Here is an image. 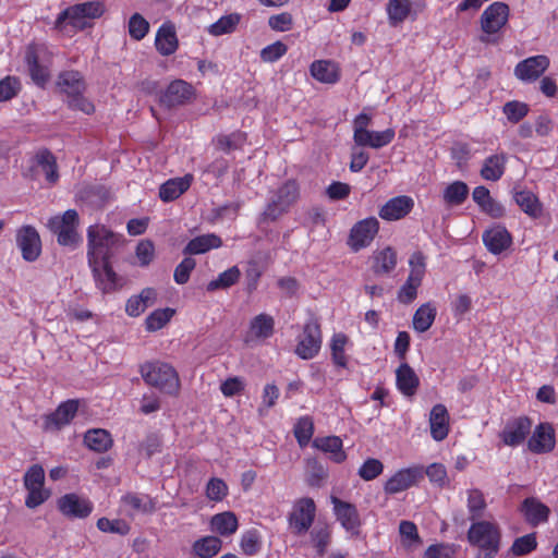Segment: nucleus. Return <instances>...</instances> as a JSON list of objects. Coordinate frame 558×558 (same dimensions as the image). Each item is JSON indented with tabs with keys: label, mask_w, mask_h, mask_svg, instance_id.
I'll return each mask as SVG.
<instances>
[{
	"label": "nucleus",
	"mask_w": 558,
	"mask_h": 558,
	"mask_svg": "<svg viewBox=\"0 0 558 558\" xmlns=\"http://www.w3.org/2000/svg\"><path fill=\"white\" fill-rule=\"evenodd\" d=\"M106 11L101 1H86L70 5L64 9L54 22V27L60 32H80L93 26V21L104 15Z\"/></svg>",
	"instance_id": "1"
},
{
	"label": "nucleus",
	"mask_w": 558,
	"mask_h": 558,
	"mask_svg": "<svg viewBox=\"0 0 558 558\" xmlns=\"http://www.w3.org/2000/svg\"><path fill=\"white\" fill-rule=\"evenodd\" d=\"M468 541L478 548L475 558H495L500 549V527L490 521L473 522L468 531Z\"/></svg>",
	"instance_id": "2"
},
{
	"label": "nucleus",
	"mask_w": 558,
	"mask_h": 558,
	"mask_svg": "<svg viewBox=\"0 0 558 558\" xmlns=\"http://www.w3.org/2000/svg\"><path fill=\"white\" fill-rule=\"evenodd\" d=\"M144 381L163 393L177 395L180 389V378L177 371L168 363L146 362L140 368Z\"/></svg>",
	"instance_id": "3"
},
{
	"label": "nucleus",
	"mask_w": 558,
	"mask_h": 558,
	"mask_svg": "<svg viewBox=\"0 0 558 558\" xmlns=\"http://www.w3.org/2000/svg\"><path fill=\"white\" fill-rule=\"evenodd\" d=\"M87 239L89 265L108 262L113 248L121 242L118 234L99 225L88 228Z\"/></svg>",
	"instance_id": "4"
},
{
	"label": "nucleus",
	"mask_w": 558,
	"mask_h": 558,
	"mask_svg": "<svg viewBox=\"0 0 558 558\" xmlns=\"http://www.w3.org/2000/svg\"><path fill=\"white\" fill-rule=\"evenodd\" d=\"M58 86L68 96V104L86 114L94 112V105L83 96L85 83L76 71H65L59 75Z\"/></svg>",
	"instance_id": "5"
},
{
	"label": "nucleus",
	"mask_w": 558,
	"mask_h": 558,
	"mask_svg": "<svg viewBox=\"0 0 558 558\" xmlns=\"http://www.w3.org/2000/svg\"><path fill=\"white\" fill-rule=\"evenodd\" d=\"M78 215L74 209H68L63 215L51 217L48 229L57 235L58 243L63 246H76L81 236L77 232Z\"/></svg>",
	"instance_id": "6"
},
{
	"label": "nucleus",
	"mask_w": 558,
	"mask_h": 558,
	"mask_svg": "<svg viewBox=\"0 0 558 558\" xmlns=\"http://www.w3.org/2000/svg\"><path fill=\"white\" fill-rule=\"evenodd\" d=\"M299 197V186L295 181H288L277 191L276 196L272 201L267 205L263 213L264 219L267 220H276L283 213H286L289 207L298 199Z\"/></svg>",
	"instance_id": "7"
},
{
	"label": "nucleus",
	"mask_w": 558,
	"mask_h": 558,
	"mask_svg": "<svg viewBox=\"0 0 558 558\" xmlns=\"http://www.w3.org/2000/svg\"><path fill=\"white\" fill-rule=\"evenodd\" d=\"M509 19V7L504 3L496 1L489 4L481 16V27L486 36H482L483 43H488V35L496 34L499 32L508 22Z\"/></svg>",
	"instance_id": "8"
},
{
	"label": "nucleus",
	"mask_w": 558,
	"mask_h": 558,
	"mask_svg": "<svg viewBox=\"0 0 558 558\" xmlns=\"http://www.w3.org/2000/svg\"><path fill=\"white\" fill-rule=\"evenodd\" d=\"M322 347V332L319 325L310 320L304 325L303 332L299 336L295 354L303 360L316 356Z\"/></svg>",
	"instance_id": "9"
},
{
	"label": "nucleus",
	"mask_w": 558,
	"mask_h": 558,
	"mask_svg": "<svg viewBox=\"0 0 558 558\" xmlns=\"http://www.w3.org/2000/svg\"><path fill=\"white\" fill-rule=\"evenodd\" d=\"M379 230V222L375 217L357 221L350 230L348 245L353 252H359L371 245Z\"/></svg>",
	"instance_id": "10"
},
{
	"label": "nucleus",
	"mask_w": 558,
	"mask_h": 558,
	"mask_svg": "<svg viewBox=\"0 0 558 558\" xmlns=\"http://www.w3.org/2000/svg\"><path fill=\"white\" fill-rule=\"evenodd\" d=\"M316 512V506L311 498L296 500L289 514V524L295 534H304L311 527Z\"/></svg>",
	"instance_id": "11"
},
{
	"label": "nucleus",
	"mask_w": 558,
	"mask_h": 558,
	"mask_svg": "<svg viewBox=\"0 0 558 558\" xmlns=\"http://www.w3.org/2000/svg\"><path fill=\"white\" fill-rule=\"evenodd\" d=\"M424 478V468L412 465L397 471L385 483L384 490L395 495L417 485Z\"/></svg>",
	"instance_id": "12"
},
{
	"label": "nucleus",
	"mask_w": 558,
	"mask_h": 558,
	"mask_svg": "<svg viewBox=\"0 0 558 558\" xmlns=\"http://www.w3.org/2000/svg\"><path fill=\"white\" fill-rule=\"evenodd\" d=\"M275 331V320L268 314H258L253 317L248 324V328L244 335V342L254 347L265 342Z\"/></svg>",
	"instance_id": "13"
},
{
	"label": "nucleus",
	"mask_w": 558,
	"mask_h": 558,
	"mask_svg": "<svg viewBox=\"0 0 558 558\" xmlns=\"http://www.w3.org/2000/svg\"><path fill=\"white\" fill-rule=\"evenodd\" d=\"M16 245L26 262H35L41 253V240L37 230L32 226H23L16 231Z\"/></svg>",
	"instance_id": "14"
},
{
	"label": "nucleus",
	"mask_w": 558,
	"mask_h": 558,
	"mask_svg": "<svg viewBox=\"0 0 558 558\" xmlns=\"http://www.w3.org/2000/svg\"><path fill=\"white\" fill-rule=\"evenodd\" d=\"M44 54V48L36 45H29L25 52L29 75L38 86H44L50 77L49 65L43 59Z\"/></svg>",
	"instance_id": "15"
},
{
	"label": "nucleus",
	"mask_w": 558,
	"mask_h": 558,
	"mask_svg": "<svg viewBox=\"0 0 558 558\" xmlns=\"http://www.w3.org/2000/svg\"><path fill=\"white\" fill-rule=\"evenodd\" d=\"M330 501L333 506V513L341 526L351 535H357L361 527V519L356 507L336 496H331Z\"/></svg>",
	"instance_id": "16"
},
{
	"label": "nucleus",
	"mask_w": 558,
	"mask_h": 558,
	"mask_svg": "<svg viewBox=\"0 0 558 558\" xmlns=\"http://www.w3.org/2000/svg\"><path fill=\"white\" fill-rule=\"evenodd\" d=\"M483 243L487 251L494 255H500L513 244L511 233L502 225L496 223L486 229L482 235Z\"/></svg>",
	"instance_id": "17"
},
{
	"label": "nucleus",
	"mask_w": 558,
	"mask_h": 558,
	"mask_svg": "<svg viewBox=\"0 0 558 558\" xmlns=\"http://www.w3.org/2000/svg\"><path fill=\"white\" fill-rule=\"evenodd\" d=\"M57 506L63 515L77 519L87 518L94 508L89 499L74 493L60 497Z\"/></svg>",
	"instance_id": "18"
},
{
	"label": "nucleus",
	"mask_w": 558,
	"mask_h": 558,
	"mask_svg": "<svg viewBox=\"0 0 558 558\" xmlns=\"http://www.w3.org/2000/svg\"><path fill=\"white\" fill-rule=\"evenodd\" d=\"M532 422L526 416H519L507 422L500 433V438L506 446L518 447L531 433Z\"/></svg>",
	"instance_id": "19"
},
{
	"label": "nucleus",
	"mask_w": 558,
	"mask_h": 558,
	"mask_svg": "<svg viewBox=\"0 0 558 558\" xmlns=\"http://www.w3.org/2000/svg\"><path fill=\"white\" fill-rule=\"evenodd\" d=\"M547 56L538 54L520 61L514 68V75L522 82L536 81L549 66Z\"/></svg>",
	"instance_id": "20"
},
{
	"label": "nucleus",
	"mask_w": 558,
	"mask_h": 558,
	"mask_svg": "<svg viewBox=\"0 0 558 558\" xmlns=\"http://www.w3.org/2000/svg\"><path fill=\"white\" fill-rule=\"evenodd\" d=\"M414 208V199L408 195H399L388 199L379 209L378 215L386 221H397L408 216Z\"/></svg>",
	"instance_id": "21"
},
{
	"label": "nucleus",
	"mask_w": 558,
	"mask_h": 558,
	"mask_svg": "<svg viewBox=\"0 0 558 558\" xmlns=\"http://www.w3.org/2000/svg\"><path fill=\"white\" fill-rule=\"evenodd\" d=\"M556 436L551 424L539 423L533 430L527 448L534 453H547L555 448Z\"/></svg>",
	"instance_id": "22"
},
{
	"label": "nucleus",
	"mask_w": 558,
	"mask_h": 558,
	"mask_svg": "<svg viewBox=\"0 0 558 558\" xmlns=\"http://www.w3.org/2000/svg\"><path fill=\"white\" fill-rule=\"evenodd\" d=\"M77 410L78 402L76 400L62 402L52 414L46 417L45 429L56 430L68 425L75 416Z\"/></svg>",
	"instance_id": "23"
},
{
	"label": "nucleus",
	"mask_w": 558,
	"mask_h": 558,
	"mask_svg": "<svg viewBox=\"0 0 558 558\" xmlns=\"http://www.w3.org/2000/svg\"><path fill=\"white\" fill-rule=\"evenodd\" d=\"M89 267L92 268L96 286L104 293L112 292L120 287V280L109 265V262L89 265Z\"/></svg>",
	"instance_id": "24"
},
{
	"label": "nucleus",
	"mask_w": 558,
	"mask_h": 558,
	"mask_svg": "<svg viewBox=\"0 0 558 558\" xmlns=\"http://www.w3.org/2000/svg\"><path fill=\"white\" fill-rule=\"evenodd\" d=\"M430 435L436 441L444 440L449 433V414L444 404L433 407L429 414Z\"/></svg>",
	"instance_id": "25"
},
{
	"label": "nucleus",
	"mask_w": 558,
	"mask_h": 558,
	"mask_svg": "<svg viewBox=\"0 0 558 558\" xmlns=\"http://www.w3.org/2000/svg\"><path fill=\"white\" fill-rule=\"evenodd\" d=\"M473 201L477 204L480 209L493 218H500L505 214L504 206L490 196L487 187L480 185L473 190Z\"/></svg>",
	"instance_id": "26"
},
{
	"label": "nucleus",
	"mask_w": 558,
	"mask_h": 558,
	"mask_svg": "<svg viewBox=\"0 0 558 558\" xmlns=\"http://www.w3.org/2000/svg\"><path fill=\"white\" fill-rule=\"evenodd\" d=\"M396 384L403 396L412 397L418 388L420 379L408 363H402L396 371Z\"/></svg>",
	"instance_id": "27"
},
{
	"label": "nucleus",
	"mask_w": 558,
	"mask_h": 558,
	"mask_svg": "<svg viewBox=\"0 0 558 558\" xmlns=\"http://www.w3.org/2000/svg\"><path fill=\"white\" fill-rule=\"evenodd\" d=\"M193 175L187 173L181 178L169 179L159 189V197L163 202H171L180 197L189 190L193 182Z\"/></svg>",
	"instance_id": "28"
},
{
	"label": "nucleus",
	"mask_w": 558,
	"mask_h": 558,
	"mask_svg": "<svg viewBox=\"0 0 558 558\" xmlns=\"http://www.w3.org/2000/svg\"><path fill=\"white\" fill-rule=\"evenodd\" d=\"M155 46L161 56H170L178 49L175 28L170 23L162 24L157 31Z\"/></svg>",
	"instance_id": "29"
},
{
	"label": "nucleus",
	"mask_w": 558,
	"mask_h": 558,
	"mask_svg": "<svg viewBox=\"0 0 558 558\" xmlns=\"http://www.w3.org/2000/svg\"><path fill=\"white\" fill-rule=\"evenodd\" d=\"M313 447L329 453L330 460L336 463H341L347 459V454L342 449V440L338 436L317 437L313 441Z\"/></svg>",
	"instance_id": "30"
},
{
	"label": "nucleus",
	"mask_w": 558,
	"mask_h": 558,
	"mask_svg": "<svg viewBox=\"0 0 558 558\" xmlns=\"http://www.w3.org/2000/svg\"><path fill=\"white\" fill-rule=\"evenodd\" d=\"M157 292L153 288H145L138 295L131 296L125 305V312L131 317H137L156 302Z\"/></svg>",
	"instance_id": "31"
},
{
	"label": "nucleus",
	"mask_w": 558,
	"mask_h": 558,
	"mask_svg": "<svg viewBox=\"0 0 558 558\" xmlns=\"http://www.w3.org/2000/svg\"><path fill=\"white\" fill-rule=\"evenodd\" d=\"M193 87L182 80L172 82L162 96V102L168 106L181 105L191 99Z\"/></svg>",
	"instance_id": "32"
},
{
	"label": "nucleus",
	"mask_w": 558,
	"mask_h": 558,
	"mask_svg": "<svg viewBox=\"0 0 558 558\" xmlns=\"http://www.w3.org/2000/svg\"><path fill=\"white\" fill-rule=\"evenodd\" d=\"M397 266V252L391 246L376 250L373 253L372 269L376 275H388Z\"/></svg>",
	"instance_id": "33"
},
{
	"label": "nucleus",
	"mask_w": 558,
	"mask_h": 558,
	"mask_svg": "<svg viewBox=\"0 0 558 558\" xmlns=\"http://www.w3.org/2000/svg\"><path fill=\"white\" fill-rule=\"evenodd\" d=\"M239 527V521L236 515L231 511H225L217 513L210 519L211 532L220 536H231Z\"/></svg>",
	"instance_id": "34"
},
{
	"label": "nucleus",
	"mask_w": 558,
	"mask_h": 558,
	"mask_svg": "<svg viewBox=\"0 0 558 558\" xmlns=\"http://www.w3.org/2000/svg\"><path fill=\"white\" fill-rule=\"evenodd\" d=\"M526 521L532 525L544 523L548 520L549 508L536 498H526L521 508Z\"/></svg>",
	"instance_id": "35"
},
{
	"label": "nucleus",
	"mask_w": 558,
	"mask_h": 558,
	"mask_svg": "<svg viewBox=\"0 0 558 558\" xmlns=\"http://www.w3.org/2000/svg\"><path fill=\"white\" fill-rule=\"evenodd\" d=\"M312 76L325 84H335L339 80V70L336 63L329 60H317L310 68Z\"/></svg>",
	"instance_id": "36"
},
{
	"label": "nucleus",
	"mask_w": 558,
	"mask_h": 558,
	"mask_svg": "<svg viewBox=\"0 0 558 558\" xmlns=\"http://www.w3.org/2000/svg\"><path fill=\"white\" fill-rule=\"evenodd\" d=\"M396 132L389 128L384 131H372L368 130L366 135H363L361 140L355 142V145L361 147H371L379 149L389 145L395 138Z\"/></svg>",
	"instance_id": "37"
},
{
	"label": "nucleus",
	"mask_w": 558,
	"mask_h": 558,
	"mask_svg": "<svg viewBox=\"0 0 558 558\" xmlns=\"http://www.w3.org/2000/svg\"><path fill=\"white\" fill-rule=\"evenodd\" d=\"M124 510L133 515L135 513H149L155 510V504L148 496L128 494L121 499Z\"/></svg>",
	"instance_id": "38"
},
{
	"label": "nucleus",
	"mask_w": 558,
	"mask_h": 558,
	"mask_svg": "<svg viewBox=\"0 0 558 558\" xmlns=\"http://www.w3.org/2000/svg\"><path fill=\"white\" fill-rule=\"evenodd\" d=\"M222 244L221 239L214 234H203L192 239L184 248V254H204L213 248H218Z\"/></svg>",
	"instance_id": "39"
},
{
	"label": "nucleus",
	"mask_w": 558,
	"mask_h": 558,
	"mask_svg": "<svg viewBox=\"0 0 558 558\" xmlns=\"http://www.w3.org/2000/svg\"><path fill=\"white\" fill-rule=\"evenodd\" d=\"M506 166V156L505 155H493L485 159L483 167L481 169V175L484 180L487 181H497L499 180L504 172Z\"/></svg>",
	"instance_id": "40"
},
{
	"label": "nucleus",
	"mask_w": 558,
	"mask_h": 558,
	"mask_svg": "<svg viewBox=\"0 0 558 558\" xmlns=\"http://www.w3.org/2000/svg\"><path fill=\"white\" fill-rule=\"evenodd\" d=\"M349 343V337L343 332L335 333L330 340L331 359L338 367L345 368L348 366L345 350Z\"/></svg>",
	"instance_id": "41"
},
{
	"label": "nucleus",
	"mask_w": 558,
	"mask_h": 558,
	"mask_svg": "<svg viewBox=\"0 0 558 558\" xmlns=\"http://www.w3.org/2000/svg\"><path fill=\"white\" fill-rule=\"evenodd\" d=\"M436 313V307L432 303L421 305L413 315V328L417 332H425L432 327Z\"/></svg>",
	"instance_id": "42"
},
{
	"label": "nucleus",
	"mask_w": 558,
	"mask_h": 558,
	"mask_svg": "<svg viewBox=\"0 0 558 558\" xmlns=\"http://www.w3.org/2000/svg\"><path fill=\"white\" fill-rule=\"evenodd\" d=\"M386 11L389 24L398 26L408 19L411 12V2L410 0H389Z\"/></svg>",
	"instance_id": "43"
},
{
	"label": "nucleus",
	"mask_w": 558,
	"mask_h": 558,
	"mask_svg": "<svg viewBox=\"0 0 558 558\" xmlns=\"http://www.w3.org/2000/svg\"><path fill=\"white\" fill-rule=\"evenodd\" d=\"M222 546V542L218 536H204L193 544V551L199 558H211L216 556Z\"/></svg>",
	"instance_id": "44"
},
{
	"label": "nucleus",
	"mask_w": 558,
	"mask_h": 558,
	"mask_svg": "<svg viewBox=\"0 0 558 558\" xmlns=\"http://www.w3.org/2000/svg\"><path fill=\"white\" fill-rule=\"evenodd\" d=\"M469 195V186L462 181H454L446 186L442 199L448 206L461 205Z\"/></svg>",
	"instance_id": "45"
},
{
	"label": "nucleus",
	"mask_w": 558,
	"mask_h": 558,
	"mask_svg": "<svg viewBox=\"0 0 558 558\" xmlns=\"http://www.w3.org/2000/svg\"><path fill=\"white\" fill-rule=\"evenodd\" d=\"M85 445L97 452L107 451L112 444L110 434L105 429H90L84 436Z\"/></svg>",
	"instance_id": "46"
},
{
	"label": "nucleus",
	"mask_w": 558,
	"mask_h": 558,
	"mask_svg": "<svg viewBox=\"0 0 558 558\" xmlns=\"http://www.w3.org/2000/svg\"><path fill=\"white\" fill-rule=\"evenodd\" d=\"M515 203L530 217L537 218L542 215V205L536 195L530 191H520L514 195Z\"/></svg>",
	"instance_id": "47"
},
{
	"label": "nucleus",
	"mask_w": 558,
	"mask_h": 558,
	"mask_svg": "<svg viewBox=\"0 0 558 558\" xmlns=\"http://www.w3.org/2000/svg\"><path fill=\"white\" fill-rule=\"evenodd\" d=\"M399 535L401 545L407 550H414L422 544L421 537L417 532V527L411 521L404 520L400 522Z\"/></svg>",
	"instance_id": "48"
},
{
	"label": "nucleus",
	"mask_w": 558,
	"mask_h": 558,
	"mask_svg": "<svg viewBox=\"0 0 558 558\" xmlns=\"http://www.w3.org/2000/svg\"><path fill=\"white\" fill-rule=\"evenodd\" d=\"M36 162L46 175V180L53 184L58 181L57 162L54 156L48 150H41L36 155Z\"/></svg>",
	"instance_id": "49"
},
{
	"label": "nucleus",
	"mask_w": 558,
	"mask_h": 558,
	"mask_svg": "<svg viewBox=\"0 0 558 558\" xmlns=\"http://www.w3.org/2000/svg\"><path fill=\"white\" fill-rule=\"evenodd\" d=\"M241 271L238 266H232L229 269L222 271L218 277L207 284L208 291H216L219 289H228L238 282L240 279Z\"/></svg>",
	"instance_id": "50"
},
{
	"label": "nucleus",
	"mask_w": 558,
	"mask_h": 558,
	"mask_svg": "<svg viewBox=\"0 0 558 558\" xmlns=\"http://www.w3.org/2000/svg\"><path fill=\"white\" fill-rule=\"evenodd\" d=\"M240 22V15L232 13L221 16L218 21L208 26L207 31L213 36H221L232 33Z\"/></svg>",
	"instance_id": "51"
},
{
	"label": "nucleus",
	"mask_w": 558,
	"mask_h": 558,
	"mask_svg": "<svg viewBox=\"0 0 558 558\" xmlns=\"http://www.w3.org/2000/svg\"><path fill=\"white\" fill-rule=\"evenodd\" d=\"M466 507L470 513V520L475 521L483 517L486 509L484 495L478 489L468 490Z\"/></svg>",
	"instance_id": "52"
},
{
	"label": "nucleus",
	"mask_w": 558,
	"mask_h": 558,
	"mask_svg": "<svg viewBox=\"0 0 558 558\" xmlns=\"http://www.w3.org/2000/svg\"><path fill=\"white\" fill-rule=\"evenodd\" d=\"M409 267L410 272L408 278L410 281L422 283L426 272V256L420 251L414 252L409 258Z\"/></svg>",
	"instance_id": "53"
},
{
	"label": "nucleus",
	"mask_w": 558,
	"mask_h": 558,
	"mask_svg": "<svg viewBox=\"0 0 558 558\" xmlns=\"http://www.w3.org/2000/svg\"><path fill=\"white\" fill-rule=\"evenodd\" d=\"M293 432L299 445L305 447L314 434L313 420L310 416L300 417L294 425Z\"/></svg>",
	"instance_id": "54"
},
{
	"label": "nucleus",
	"mask_w": 558,
	"mask_h": 558,
	"mask_svg": "<svg viewBox=\"0 0 558 558\" xmlns=\"http://www.w3.org/2000/svg\"><path fill=\"white\" fill-rule=\"evenodd\" d=\"M244 142L245 136L240 132H234L227 135H218L215 140L217 148L223 153H230L241 148Z\"/></svg>",
	"instance_id": "55"
},
{
	"label": "nucleus",
	"mask_w": 558,
	"mask_h": 558,
	"mask_svg": "<svg viewBox=\"0 0 558 558\" xmlns=\"http://www.w3.org/2000/svg\"><path fill=\"white\" fill-rule=\"evenodd\" d=\"M240 546L245 555H255L262 546V536L255 529L245 531L241 536Z\"/></svg>",
	"instance_id": "56"
},
{
	"label": "nucleus",
	"mask_w": 558,
	"mask_h": 558,
	"mask_svg": "<svg viewBox=\"0 0 558 558\" xmlns=\"http://www.w3.org/2000/svg\"><path fill=\"white\" fill-rule=\"evenodd\" d=\"M173 314L174 311L171 308L154 311L145 320L146 329L148 331H157L161 329L171 319Z\"/></svg>",
	"instance_id": "57"
},
{
	"label": "nucleus",
	"mask_w": 558,
	"mask_h": 558,
	"mask_svg": "<svg viewBox=\"0 0 558 558\" xmlns=\"http://www.w3.org/2000/svg\"><path fill=\"white\" fill-rule=\"evenodd\" d=\"M97 527L104 533H112L118 535L129 534L130 524L121 519L110 520L108 518H100L97 521Z\"/></svg>",
	"instance_id": "58"
},
{
	"label": "nucleus",
	"mask_w": 558,
	"mask_h": 558,
	"mask_svg": "<svg viewBox=\"0 0 558 558\" xmlns=\"http://www.w3.org/2000/svg\"><path fill=\"white\" fill-rule=\"evenodd\" d=\"M288 51V46L277 40L260 50L259 57L263 62L274 63L281 59Z\"/></svg>",
	"instance_id": "59"
},
{
	"label": "nucleus",
	"mask_w": 558,
	"mask_h": 558,
	"mask_svg": "<svg viewBox=\"0 0 558 558\" xmlns=\"http://www.w3.org/2000/svg\"><path fill=\"white\" fill-rule=\"evenodd\" d=\"M149 31V23L140 13H134L129 21V34L135 40H142Z\"/></svg>",
	"instance_id": "60"
},
{
	"label": "nucleus",
	"mask_w": 558,
	"mask_h": 558,
	"mask_svg": "<svg viewBox=\"0 0 558 558\" xmlns=\"http://www.w3.org/2000/svg\"><path fill=\"white\" fill-rule=\"evenodd\" d=\"M21 89L20 80L15 76H5L0 81V101L11 100Z\"/></svg>",
	"instance_id": "61"
},
{
	"label": "nucleus",
	"mask_w": 558,
	"mask_h": 558,
	"mask_svg": "<svg viewBox=\"0 0 558 558\" xmlns=\"http://www.w3.org/2000/svg\"><path fill=\"white\" fill-rule=\"evenodd\" d=\"M228 495V486L221 478L213 477L206 485V496L209 500L221 501Z\"/></svg>",
	"instance_id": "62"
},
{
	"label": "nucleus",
	"mask_w": 558,
	"mask_h": 558,
	"mask_svg": "<svg viewBox=\"0 0 558 558\" xmlns=\"http://www.w3.org/2000/svg\"><path fill=\"white\" fill-rule=\"evenodd\" d=\"M502 111L511 123H518L527 114L529 108L525 104L513 100L506 102Z\"/></svg>",
	"instance_id": "63"
},
{
	"label": "nucleus",
	"mask_w": 558,
	"mask_h": 558,
	"mask_svg": "<svg viewBox=\"0 0 558 558\" xmlns=\"http://www.w3.org/2000/svg\"><path fill=\"white\" fill-rule=\"evenodd\" d=\"M424 474L427 475L428 480L440 487L446 486L448 481L447 470L445 465L440 463H432L424 470Z\"/></svg>",
	"instance_id": "64"
}]
</instances>
